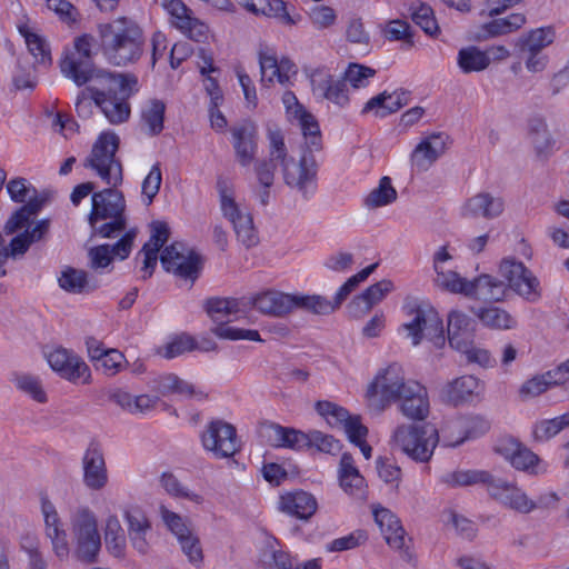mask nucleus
<instances>
[{"mask_svg":"<svg viewBox=\"0 0 569 569\" xmlns=\"http://www.w3.org/2000/svg\"><path fill=\"white\" fill-rule=\"evenodd\" d=\"M94 38L82 34L73 40V46L66 49L59 62L62 76L76 86L88 87L94 104L112 124L126 122L131 113L128 98L131 94L130 84L137 80L124 74L98 70L93 63Z\"/></svg>","mask_w":569,"mask_h":569,"instance_id":"nucleus-1","label":"nucleus"},{"mask_svg":"<svg viewBox=\"0 0 569 569\" xmlns=\"http://www.w3.org/2000/svg\"><path fill=\"white\" fill-rule=\"evenodd\" d=\"M120 139L111 131L99 134L90 153L83 160V167L93 172L108 188L93 192L88 220L93 236L113 238L127 227L126 199L117 189L123 181V168L116 156Z\"/></svg>","mask_w":569,"mask_h":569,"instance_id":"nucleus-2","label":"nucleus"},{"mask_svg":"<svg viewBox=\"0 0 569 569\" xmlns=\"http://www.w3.org/2000/svg\"><path fill=\"white\" fill-rule=\"evenodd\" d=\"M99 36L102 54L113 66L134 63L143 53V32L131 19L118 18L100 24Z\"/></svg>","mask_w":569,"mask_h":569,"instance_id":"nucleus-3","label":"nucleus"},{"mask_svg":"<svg viewBox=\"0 0 569 569\" xmlns=\"http://www.w3.org/2000/svg\"><path fill=\"white\" fill-rule=\"evenodd\" d=\"M7 189L13 201L24 202L22 207L10 216L4 224L3 230L6 234H13L31 222L43 207L46 199L39 197L37 190L23 178L9 181Z\"/></svg>","mask_w":569,"mask_h":569,"instance_id":"nucleus-4","label":"nucleus"},{"mask_svg":"<svg viewBox=\"0 0 569 569\" xmlns=\"http://www.w3.org/2000/svg\"><path fill=\"white\" fill-rule=\"evenodd\" d=\"M395 445L411 459L427 462L439 442L438 430L430 425H402L393 433Z\"/></svg>","mask_w":569,"mask_h":569,"instance_id":"nucleus-5","label":"nucleus"},{"mask_svg":"<svg viewBox=\"0 0 569 569\" xmlns=\"http://www.w3.org/2000/svg\"><path fill=\"white\" fill-rule=\"evenodd\" d=\"M410 381L406 379L403 368L399 363L389 365L377 373L367 389L370 406L382 410L391 402H397L407 392Z\"/></svg>","mask_w":569,"mask_h":569,"instance_id":"nucleus-6","label":"nucleus"},{"mask_svg":"<svg viewBox=\"0 0 569 569\" xmlns=\"http://www.w3.org/2000/svg\"><path fill=\"white\" fill-rule=\"evenodd\" d=\"M71 531L76 541L74 557L84 562L97 561L101 538L94 513L89 508L78 509L71 519Z\"/></svg>","mask_w":569,"mask_h":569,"instance_id":"nucleus-7","label":"nucleus"},{"mask_svg":"<svg viewBox=\"0 0 569 569\" xmlns=\"http://www.w3.org/2000/svg\"><path fill=\"white\" fill-rule=\"evenodd\" d=\"M218 188L222 214L232 224L237 240L247 249L258 246L260 239L251 213L236 202L224 184L218 183Z\"/></svg>","mask_w":569,"mask_h":569,"instance_id":"nucleus-8","label":"nucleus"},{"mask_svg":"<svg viewBox=\"0 0 569 569\" xmlns=\"http://www.w3.org/2000/svg\"><path fill=\"white\" fill-rule=\"evenodd\" d=\"M499 273L507 281L508 289L530 303L542 298L540 280L523 262L515 258H505L499 264Z\"/></svg>","mask_w":569,"mask_h":569,"instance_id":"nucleus-9","label":"nucleus"},{"mask_svg":"<svg viewBox=\"0 0 569 569\" xmlns=\"http://www.w3.org/2000/svg\"><path fill=\"white\" fill-rule=\"evenodd\" d=\"M410 315L412 319L402 327L408 331L413 346H418L422 338L431 340L436 347L445 345L442 321L432 308H412Z\"/></svg>","mask_w":569,"mask_h":569,"instance_id":"nucleus-10","label":"nucleus"},{"mask_svg":"<svg viewBox=\"0 0 569 569\" xmlns=\"http://www.w3.org/2000/svg\"><path fill=\"white\" fill-rule=\"evenodd\" d=\"M307 151L303 152L299 161L292 157L280 164L284 183L290 188L297 189L305 197L315 189L317 179L318 164L311 151L306 146Z\"/></svg>","mask_w":569,"mask_h":569,"instance_id":"nucleus-11","label":"nucleus"},{"mask_svg":"<svg viewBox=\"0 0 569 569\" xmlns=\"http://www.w3.org/2000/svg\"><path fill=\"white\" fill-rule=\"evenodd\" d=\"M184 251L186 247L182 242H173L164 248L160 261L168 272L194 282L202 269V259L192 250L187 254Z\"/></svg>","mask_w":569,"mask_h":569,"instance_id":"nucleus-12","label":"nucleus"},{"mask_svg":"<svg viewBox=\"0 0 569 569\" xmlns=\"http://www.w3.org/2000/svg\"><path fill=\"white\" fill-rule=\"evenodd\" d=\"M169 16L173 27L196 42L208 39V26L192 16V11L181 0H154Z\"/></svg>","mask_w":569,"mask_h":569,"instance_id":"nucleus-13","label":"nucleus"},{"mask_svg":"<svg viewBox=\"0 0 569 569\" xmlns=\"http://www.w3.org/2000/svg\"><path fill=\"white\" fill-rule=\"evenodd\" d=\"M50 368L62 379L72 383H89L91 371L84 360L64 348H56L46 355Z\"/></svg>","mask_w":569,"mask_h":569,"instance_id":"nucleus-14","label":"nucleus"},{"mask_svg":"<svg viewBox=\"0 0 569 569\" xmlns=\"http://www.w3.org/2000/svg\"><path fill=\"white\" fill-rule=\"evenodd\" d=\"M201 440L204 449L211 451L217 458H229L240 450L236 428L222 420L211 421L202 433Z\"/></svg>","mask_w":569,"mask_h":569,"instance_id":"nucleus-15","label":"nucleus"},{"mask_svg":"<svg viewBox=\"0 0 569 569\" xmlns=\"http://www.w3.org/2000/svg\"><path fill=\"white\" fill-rule=\"evenodd\" d=\"M496 451L508 460L513 468L529 475H543L548 470V465L543 460L513 439L501 441L496 447Z\"/></svg>","mask_w":569,"mask_h":569,"instance_id":"nucleus-16","label":"nucleus"},{"mask_svg":"<svg viewBox=\"0 0 569 569\" xmlns=\"http://www.w3.org/2000/svg\"><path fill=\"white\" fill-rule=\"evenodd\" d=\"M488 493L493 500L513 511L526 515L535 510V500L530 499L515 482L493 478L488 487Z\"/></svg>","mask_w":569,"mask_h":569,"instance_id":"nucleus-17","label":"nucleus"},{"mask_svg":"<svg viewBox=\"0 0 569 569\" xmlns=\"http://www.w3.org/2000/svg\"><path fill=\"white\" fill-rule=\"evenodd\" d=\"M232 147L237 162L249 168L258 153V130L254 123L244 121L231 128Z\"/></svg>","mask_w":569,"mask_h":569,"instance_id":"nucleus-18","label":"nucleus"},{"mask_svg":"<svg viewBox=\"0 0 569 569\" xmlns=\"http://www.w3.org/2000/svg\"><path fill=\"white\" fill-rule=\"evenodd\" d=\"M283 102L288 111L292 110L293 118L298 121L305 138V144L311 151H319L322 148V138L319 123L313 114L300 104L292 92H286Z\"/></svg>","mask_w":569,"mask_h":569,"instance_id":"nucleus-19","label":"nucleus"},{"mask_svg":"<svg viewBox=\"0 0 569 569\" xmlns=\"http://www.w3.org/2000/svg\"><path fill=\"white\" fill-rule=\"evenodd\" d=\"M312 92L316 97L326 99L341 108L349 103V89L345 79L317 70L310 78Z\"/></svg>","mask_w":569,"mask_h":569,"instance_id":"nucleus-20","label":"nucleus"},{"mask_svg":"<svg viewBox=\"0 0 569 569\" xmlns=\"http://www.w3.org/2000/svg\"><path fill=\"white\" fill-rule=\"evenodd\" d=\"M83 483L91 490H101L108 483V471L101 446L91 441L82 458Z\"/></svg>","mask_w":569,"mask_h":569,"instance_id":"nucleus-21","label":"nucleus"},{"mask_svg":"<svg viewBox=\"0 0 569 569\" xmlns=\"http://www.w3.org/2000/svg\"><path fill=\"white\" fill-rule=\"evenodd\" d=\"M485 390V385L475 376L466 375L448 382L441 390L445 402L460 406L479 399Z\"/></svg>","mask_w":569,"mask_h":569,"instance_id":"nucleus-22","label":"nucleus"},{"mask_svg":"<svg viewBox=\"0 0 569 569\" xmlns=\"http://www.w3.org/2000/svg\"><path fill=\"white\" fill-rule=\"evenodd\" d=\"M261 435L274 448L302 450L308 448V433L274 422H266L261 427Z\"/></svg>","mask_w":569,"mask_h":569,"instance_id":"nucleus-23","label":"nucleus"},{"mask_svg":"<svg viewBox=\"0 0 569 569\" xmlns=\"http://www.w3.org/2000/svg\"><path fill=\"white\" fill-rule=\"evenodd\" d=\"M401 413L410 420H425L430 411V402L426 387L410 381L407 392L398 400Z\"/></svg>","mask_w":569,"mask_h":569,"instance_id":"nucleus-24","label":"nucleus"},{"mask_svg":"<svg viewBox=\"0 0 569 569\" xmlns=\"http://www.w3.org/2000/svg\"><path fill=\"white\" fill-rule=\"evenodd\" d=\"M279 509L300 520H309L318 509L317 499L307 491L295 490L283 493L279 499Z\"/></svg>","mask_w":569,"mask_h":569,"instance_id":"nucleus-25","label":"nucleus"},{"mask_svg":"<svg viewBox=\"0 0 569 569\" xmlns=\"http://www.w3.org/2000/svg\"><path fill=\"white\" fill-rule=\"evenodd\" d=\"M128 526V537L132 547L140 553H147L149 542L147 539L151 525L146 513L138 507H131L123 512Z\"/></svg>","mask_w":569,"mask_h":569,"instance_id":"nucleus-26","label":"nucleus"},{"mask_svg":"<svg viewBox=\"0 0 569 569\" xmlns=\"http://www.w3.org/2000/svg\"><path fill=\"white\" fill-rule=\"evenodd\" d=\"M505 209L503 199L495 197L489 192H479L469 198L462 207V216L468 218L482 217L485 219H495L499 217Z\"/></svg>","mask_w":569,"mask_h":569,"instance_id":"nucleus-27","label":"nucleus"},{"mask_svg":"<svg viewBox=\"0 0 569 569\" xmlns=\"http://www.w3.org/2000/svg\"><path fill=\"white\" fill-rule=\"evenodd\" d=\"M170 236L169 226L162 221H154L151 223V237L141 249L143 253L142 278L151 277L157 266L158 252L160 248L168 241Z\"/></svg>","mask_w":569,"mask_h":569,"instance_id":"nucleus-28","label":"nucleus"},{"mask_svg":"<svg viewBox=\"0 0 569 569\" xmlns=\"http://www.w3.org/2000/svg\"><path fill=\"white\" fill-rule=\"evenodd\" d=\"M446 137L435 133L422 140L411 154L412 166L419 171H426L445 152Z\"/></svg>","mask_w":569,"mask_h":569,"instance_id":"nucleus-29","label":"nucleus"},{"mask_svg":"<svg viewBox=\"0 0 569 569\" xmlns=\"http://www.w3.org/2000/svg\"><path fill=\"white\" fill-rule=\"evenodd\" d=\"M49 219H42L38 221L32 229H30L29 223L22 229L24 230L23 232L13 237L8 246L6 244L7 259L10 257L17 258L23 256L32 243L38 242L46 237V234L49 232Z\"/></svg>","mask_w":569,"mask_h":569,"instance_id":"nucleus-30","label":"nucleus"},{"mask_svg":"<svg viewBox=\"0 0 569 569\" xmlns=\"http://www.w3.org/2000/svg\"><path fill=\"white\" fill-rule=\"evenodd\" d=\"M373 515L386 542L393 549H403L406 546L405 529L397 516L386 508L376 509Z\"/></svg>","mask_w":569,"mask_h":569,"instance_id":"nucleus-31","label":"nucleus"},{"mask_svg":"<svg viewBox=\"0 0 569 569\" xmlns=\"http://www.w3.org/2000/svg\"><path fill=\"white\" fill-rule=\"evenodd\" d=\"M154 389L161 396L176 393L182 398L197 399L202 401L207 399V393L197 388L194 385L180 379L173 373H168L159 377L156 381Z\"/></svg>","mask_w":569,"mask_h":569,"instance_id":"nucleus-32","label":"nucleus"},{"mask_svg":"<svg viewBox=\"0 0 569 569\" xmlns=\"http://www.w3.org/2000/svg\"><path fill=\"white\" fill-rule=\"evenodd\" d=\"M295 296L279 291H266L253 298V307L262 313L284 316L295 309Z\"/></svg>","mask_w":569,"mask_h":569,"instance_id":"nucleus-33","label":"nucleus"},{"mask_svg":"<svg viewBox=\"0 0 569 569\" xmlns=\"http://www.w3.org/2000/svg\"><path fill=\"white\" fill-rule=\"evenodd\" d=\"M339 482L343 491L350 496L360 497L363 493L365 478L355 465L353 457L349 452L341 456L339 463Z\"/></svg>","mask_w":569,"mask_h":569,"instance_id":"nucleus-34","label":"nucleus"},{"mask_svg":"<svg viewBox=\"0 0 569 569\" xmlns=\"http://www.w3.org/2000/svg\"><path fill=\"white\" fill-rule=\"evenodd\" d=\"M472 289L469 297L489 301H502L506 298L508 287L502 281L490 274H481L471 280Z\"/></svg>","mask_w":569,"mask_h":569,"instance_id":"nucleus-35","label":"nucleus"},{"mask_svg":"<svg viewBox=\"0 0 569 569\" xmlns=\"http://www.w3.org/2000/svg\"><path fill=\"white\" fill-rule=\"evenodd\" d=\"M472 320L461 311H451L448 317V341L456 348L466 347V341L472 339Z\"/></svg>","mask_w":569,"mask_h":569,"instance_id":"nucleus-36","label":"nucleus"},{"mask_svg":"<svg viewBox=\"0 0 569 569\" xmlns=\"http://www.w3.org/2000/svg\"><path fill=\"white\" fill-rule=\"evenodd\" d=\"M475 315L490 329L510 330L517 326V320L507 310L497 306L479 308L475 310Z\"/></svg>","mask_w":569,"mask_h":569,"instance_id":"nucleus-37","label":"nucleus"},{"mask_svg":"<svg viewBox=\"0 0 569 569\" xmlns=\"http://www.w3.org/2000/svg\"><path fill=\"white\" fill-rule=\"evenodd\" d=\"M104 543L113 557L120 558L124 556L127 547L126 533L116 515H110L106 519Z\"/></svg>","mask_w":569,"mask_h":569,"instance_id":"nucleus-38","label":"nucleus"},{"mask_svg":"<svg viewBox=\"0 0 569 569\" xmlns=\"http://www.w3.org/2000/svg\"><path fill=\"white\" fill-rule=\"evenodd\" d=\"M11 382L22 393L29 396L39 403L48 401L47 392L39 377L30 373L16 372L12 375Z\"/></svg>","mask_w":569,"mask_h":569,"instance_id":"nucleus-39","label":"nucleus"},{"mask_svg":"<svg viewBox=\"0 0 569 569\" xmlns=\"http://www.w3.org/2000/svg\"><path fill=\"white\" fill-rule=\"evenodd\" d=\"M166 103L162 100H150L141 111L142 126L150 136H158L163 130Z\"/></svg>","mask_w":569,"mask_h":569,"instance_id":"nucleus-40","label":"nucleus"},{"mask_svg":"<svg viewBox=\"0 0 569 569\" xmlns=\"http://www.w3.org/2000/svg\"><path fill=\"white\" fill-rule=\"evenodd\" d=\"M489 64V56L477 47L462 48L458 52V66L465 73L482 71Z\"/></svg>","mask_w":569,"mask_h":569,"instance_id":"nucleus-41","label":"nucleus"},{"mask_svg":"<svg viewBox=\"0 0 569 569\" xmlns=\"http://www.w3.org/2000/svg\"><path fill=\"white\" fill-rule=\"evenodd\" d=\"M204 308L214 322L223 323L230 321V317L239 312V302L237 299L211 298L206 301Z\"/></svg>","mask_w":569,"mask_h":569,"instance_id":"nucleus-42","label":"nucleus"},{"mask_svg":"<svg viewBox=\"0 0 569 569\" xmlns=\"http://www.w3.org/2000/svg\"><path fill=\"white\" fill-rule=\"evenodd\" d=\"M436 278L435 283L440 289L451 292L461 293L466 297L470 296L472 289L471 281L460 277V274L452 270H439L435 271Z\"/></svg>","mask_w":569,"mask_h":569,"instance_id":"nucleus-43","label":"nucleus"},{"mask_svg":"<svg viewBox=\"0 0 569 569\" xmlns=\"http://www.w3.org/2000/svg\"><path fill=\"white\" fill-rule=\"evenodd\" d=\"M253 170L260 187L257 197L262 206H267L270 198V188L274 182L276 167L270 161H254Z\"/></svg>","mask_w":569,"mask_h":569,"instance_id":"nucleus-44","label":"nucleus"},{"mask_svg":"<svg viewBox=\"0 0 569 569\" xmlns=\"http://www.w3.org/2000/svg\"><path fill=\"white\" fill-rule=\"evenodd\" d=\"M493 478L491 473L485 470H459L443 477V482L451 487L482 483L487 485L488 488Z\"/></svg>","mask_w":569,"mask_h":569,"instance_id":"nucleus-45","label":"nucleus"},{"mask_svg":"<svg viewBox=\"0 0 569 569\" xmlns=\"http://www.w3.org/2000/svg\"><path fill=\"white\" fill-rule=\"evenodd\" d=\"M555 40V30L551 27L538 28L519 40L521 52H540Z\"/></svg>","mask_w":569,"mask_h":569,"instance_id":"nucleus-46","label":"nucleus"},{"mask_svg":"<svg viewBox=\"0 0 569 569\" xmlns=\"http://www.w3.org/2000/svg\"><path fill=\"white\" fill-rule=\"evenodd\" d=\"M526 22V17L522 13H512L507 18L495 19L486 24L482 29L485 34L483 39L510 33L521 28Z\"/></svg>","mask_w":569,"mask_h":569,"instance_id":"nucleus-47","label":"nucleus"},{"mask_svg":"<svg viewBox=\"0 0 569 569\" xmlns=\"http://www.w3.org/2000/svg\"><path fill=\"white\" fill-rule=\"evenodd\" d=\"M20 549L28 556L29 569H48V563L40 551V540L34 532H26L20 538Z\"/></svg>","mask_w":569,"mask_h":569,"instance_id":"nucleus-48","label":"nucleus"},{"mask_svg":"<svg viewBox=\"0 0 569 569\" xmlns=\"http://www.w3.org/2000/svg\"><path fill=\"white\" fill-rule=\"evenodd\" d=\"M267 138L269 141V158L259 161H270L277 167L290 158L284 143L282 131L277 126H270L267 129Z\"/></svg>","mask_w":569,"mask_h":569,"instance_id":"nucleus-49","label":"nucleus"},{"mask_svg":"<svg viewBox=\"0 0 569 569\" xmlns=\"http://www.w3.org/2000/svg\"><path fill=\"white\" fill-rule=\"evenodd\" d=\"M59 286L71 293L89 292L96 289V286H90L87 273L83 270L73 268L62 271L59 278Z\"/></svg>","mask_w":569,"mask_h":569,"instance_id":"nucleus-50","label":"nucleus"},{"mask_svg":"<svg viewBox=\"0 0 569 569\" xmlns=\"http://www.w3.org/2000/svg\"><path fill=\"white\" fill-rule=\"evenodd\" d=\"M397 199V191L391 184L389 177H382L379 186L375 188L365 199V204L376 209L392 203Z\"/></svg>","mask_w":569,"mask_h":569,"instance_id":"nucleus-51","label":"nucleus"},{"mask_svg":"<svg viewBox=\"0 0 569 569\" xmlns=\"http://www.w3.org/2000/svg\"><path fill=\"white\" fill-rule=\"evenodd\" d=\"M556 383H558V379L555 378L551 371H548L525 381L519 389V396L522 400H529L540 396Z\"/></svg>","mask_w":569,"mask_h":569,"instance_id":"nucleus-52","label":"nucleus"},{"mask_svg":"<svg viewBox=\"0 0 569 569\" xmlns=\"http://www.w3.org/2000/svg\"><path fill=\"white\" fill-rule=\"evenodd\" d=\"M19 31L24 38L28 50L36 61L44 66L50 64L51 54L46 41L37 33L31 32L27 26L19 27Z\"/></svg>","mask_w":569,"mask_h":569,"instance_id":"nucleus-53","label":"nucleus"},{"mask_svg":"<svg viewBox=\"0 0 569 569\" xmlns=\"http://www.w3.org/2000/svg\"><path fill=\"white\" fill-rule=\"evenodd\" d=\"M411 19L428 36L437 37L440 32L439 26L433 16V10L426 3H413L410 7Z\"/></svg>","mask_w":569,"mask_h":569,"instance_id":"nucleus-54","label":"nucleus"},{"mask_svg":"<svg viewBox=\"0 0 569 569\" xmlns=\"http://www.w3.org/2000/svg\"><path fill=\"white\" fill-rule=\"evenodd\" d=\"M566 427H569V411L559 417L537 422L533 427V436L539 441L549 440Z\"/></svg>","mask_w":569,"mask_h":569,"instance_id":"nucleus-55","label":"nucleus"},{"mask_svg":"<svg viewBox=\"0 0 569 569\" xmlns=\"http://www.w3.org/2000/svg\"><path fill=\"white\" fill-rule=\"evenodd\" d=\"M295 308H301L316 315H329L338 309L335 300L321 296H295Z\"/></svg>","mask_w":569,"mask_h":569,"instance_id":"nucleus-56","label":"nucleus"},{"mask_svg":"<svg viewBox=\"0 0 569 569\" xmlns=\"http://www.w3.org/2000/svg\"><path fill=\"white\" fill-rule=\"evenodd\" d=\"M160 482L167 493L172 497L188 499L196 503H201L203 501V498L200 495L190 491L173 473L164 472L161 476Z\"/></svg>","mask_w":569,"mask_h":569,"instance_id":"nucleus-57","label":"nucleus"},{"mask_svg":"<svg viewBox=\"0 0 569 569\" xmlns=\"http://www.w3.org/2000/svg\"><path fill=\"white\" fill-rule=\"evenodd\" d=\"M376 73L377 71L370 67L360 63H350L343 72L342 78L347 84L349 83L353 89H360L366 88Z\"/></svg>","mask_w":569,"mask_h":569,"instance_id":"nucleus-58","label":"nucleus"},{"mask_svg":"<svg viewBox=\"0 0 569 569\" xmlns=\"http://www.w3.org/2000/svg\"><path fill=\"white\" fill-rule=\"evenodd\" d=\"M456 428L463 429L465 436L453 442H448L447 446H459L466 439L477 438L483 435L489 429V423L481 417H471L456 423Z\"/></svg>","mask_w":569,"mask_h":569,"instance_id":"nucleus-59","label":"nucleus"},{"mask_svg":"<svg viewBox=\"0 0 569 569\" xmlns=\"http://www.w3.org/2000/svg\"><path fill=\"white\" fill-rule=\"evenodd\" d=\"M529 136L537 152L542 153L551 146V136L542 119H532L529 123Z\"/></svg>","mask_w":569,"mask_h":569,"instance_id":"nucleus-60","label":"nucleus"},{"mask_svg":"<svg viewBox=\"0 0 569 569\" xmlns=\"http://www.w3.org/2000/svg\"><path fill=\"white\" fill-rule=\"evenodd\" d=\"M162 182V173L159 163H154L147 177L144 178L141 187L143 201L147 206L151 204L154 197L158 194Z\"/></svg>","mask_w":569,"mask_h":569,"instance_id":"nucleus-61","label":"nucleus"},{"mask_svg":"<svg viewBox=\"0 0 569 569\" xmlns=\"http://www.w3.org/2000/svg\"><path fill=\"white\" fill-rule=\"evenodd\" d=\"M316 409L319 415L327 418L330 425L337 427H342V425L346 423L349 418H351L345 408L330 401H318Z\"/></svg>","mask_w":569,"mask_h":569,"instance_id":"nucleus-62","label":"nucleus"},{"mask_svg":"<svg viewBox=\"0 0 569 569\" xmlns=\"http://www.w3.org/2000/svg\"><path fill=\"white\" fill-rule=\"evenodd\" d=\"M377 263H372L358 273L350 277L337 291L335 296V302L339 308L347 297L355 290V288L362 281H365L377 268Z\"/></svg>","mask_w":569,"mask_h":569,"instance_id":"nucleus-63","label":"nucleus"},{"mask_svg":"<svg viewBox=\"0 0 569 569\" xmlns=\"http://www.w3.org/2000/svg\"><path fill=\"white\" fill-rule=\"evenodd\" d=\"M196 348V340L191 336L182 333L170 340L164 346L163 352L160 351V353L167 359H172Z\"/></svg>","mask_w":569,"mask_h":569,"instance_id":"nucleus-64","label":"nucleus"}]
</instances>
